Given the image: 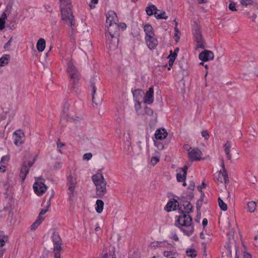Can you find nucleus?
<instances>
[{
  "label": "nucleus",
  "instance_id": "f257e3e1",
  "mask_svg": "<svg viewBox=\"0 0 258 258\" xmlns=\"http://www.w3.org/2000/svg\"><path fill=\"white\" fill-rule=\"evenodd\" d=\"M119 26L117 24L105 25V35L107 45L111 50H115L118 46Z\"/></svg>",
  "mask_w": 258,
  "mask_h": 258
},
{
  "label": "nucleus",
  "instance_id": "f03ea898",
  "mask_svg": "<svg viewBox=\"0 0 258 258\" xmlns=\"http://www.w3.org/2000/svg\"><path fill=\"white\" fill-rule=\"evenodd\" d=\"M175 224L179 227L186 235H190L194 232L192 219L187 214L183 213L179 216H176Z\"/></svg>",
  "mask_w": 258,
  "mask_h": 258
},
{
  "label": "nucleus",
  "instance_id": "7ed1b4c3",
  "mask_svg": "<svg viewBox=\"0 0 258 258\" xmlns=\"http://www.w3.org/2000/svg\"><path fill=\"white\" fill-rule=\"evenodd\" d=\"M92 180L96 188V193L99 196H103L106 192V181L100 172H98L92 176Z\"/></svg>",
  "mask_w": 258,
  "mask_h": 258
},
{
  "label": "nucleus",
  "instance_id": "20e7f679",
  "mask_svg": "<svg viewBox=\"0 0 258 258\" xmlns=\"http://www.w3.org/2000/svg\"><path fill=\"white\" fill-rule=\"evenodd\" d=\"M61 13V19L64 23L72 27L75 25L74 17L73 15L71 8L60 9Z\"/></svg>",
  "mask_w": 258,
  "mask_h": 258
},
{
  "label": "nucleus",
  "instance_id": "39448f33",
  "mask_svg": "<svg viewBox=\"0 0 258 258\" xmlns=\"http://www.w3.org/2000/svg\"><path fill=\"white\" fill-rule=\"evenodd\" d=\"M184 149L186 150L189 159L191 161L200 160L202 159V153L197 148H192L188 145L185 146Z\"/></svg>",
  "mask_w": 258,
  "mask_h": 258
},
{
  "label": "nucleus",
  "instance_id": "423d86ee",
  "mask_svg": "<svg viewBox=\"0 0 258 258\" xmlns=\"http://www.w3.org/2000/svg\"><path fill=\"white\" fill-rule=\"evenodd\" d=\"M52 240L53 243L54 258H60L61 240L60 236L57 234L54 233L52 236Z\"/></svg>",
  "mask_w": 258,
  "mask_h": 258
},
{
  "label": "nucleus",
  "instance_id": "0eeeda50",
  "mask_svg": "<svg viewBox=\"0 0 258 258\" xmlns=\"http://www.w3.org/2000/svg\"><path fill=\"white\" fill-rule=\"evenodd\" d=\"M67 72L70 78L73 79H78L79 77V73L73 61L69 60L67 62Z\"/></svg>",
  "mask_w": 258,
  "mask_h": 258
},
{
  "label": "nucleus",
  "instance_id": "6e6552de",
  "mask_svg": "<svg viewBox=\"0 0 258 258\" xmlns=\"http://www.w3.org/2000/svg\"><path fill=\"white\" fill-rule=\"evenodd\" d=\"M222 171L217 172L214 176L215 179L221 183H227L228 181V175L226 172L224 163L222 160L221 162Z\"/></svg>",
  "mask_w": 258,
  "mask_h": 258
},
{
  "label": "nucleus",
  "instance_id": "1a4fd4ad",
  "mask_svg": "<svg viewBox=\"0 0 258 258\" xmlns=\"http://www.w3.org/2000/svg\"><path fill=\"white\" fill-rule=\"evenodd\" d=\"M33 189L35 193L38 196H42L47 189L45 184L40 181H36L33 184Z\"/></svg>",
  "mask_w": 258,
  "mask_h": 258
},
{
  "label": "nucleus",
  "instance_id": "9d476101",
  "mask_svg": "<svg viewBox=\"0 0 258 258\" xmlns=\"http://www.w3.org/2000/svg\"><path fill=\"white\" fill-rule=\"evenodd\" d=\"M24 134L21 130H17L13 133V138L14 144L17 146H20L24 141Z\"/></svg>",
  "mask_w": 258,
  "mask_h": 258
},
{
  "label": "nucleus",
  "instance_id": "9b49d317",
  "mask_svg": "<svg viewBox=\"0 0 258 258\" xmlns=\"http://www.w3.org/2000/svg\"><path fill=\"white\" fill-rule=\"evenodd\" d=\"M144 96L143 102L144 103L149 105L152 104L154 100L153 87L149 88L146 93L145 94L144 93Z\"/></svg>",
  "mask_w": 258,
  "mask_h": 258
},
{
  "label": "nucleus",
  "instance_id": "f8f14e48",
  "mask_svg": "<svg viewBox=\"0 0 258 258\" xmlns=\"http://www.w3.org/2000/svg\"><path fill=\"white\" fill-rule=\"evenodd\" d=\"M145 39L147 45L150 49H154L158 45V41L155 35L145 37Z\"/></svg>",
  "mask_w": 258,
  "mask_h": 258
},
{
  "label": "nucleus",
  "instance_id": "ddd939ff",
  "mask_svg": "<svg viewBox=\"0 0 258 258\" xmlns=\"http://www.w3.org/2000/svg\"><path fill=\"white\" fill-rule=\"evenodd\" d=\"M77 184L76 178L72 176V175H70L68 178V182L67 185L68 187V189L71 194L70 197H74V192L75 191V188Z\"/></svg>",
  "mask_w": 258,
  "mask_h": 258
},
{
  "label": "nucleus",
  "instance_id": "4468645a",
  "mask_svg": "<svg viewBox=\"0 0 258 258\" xmlns=\"http://www.w3.org/2000/svg\"><path fill=\"white\" fill-rule=\"evenodd\" d=\"M117 18L116 13L112 11H109L106 14V20L105 25H112L113 24H117Z\"/></svg>",
  "mask_w": 258,
  "mask_h": 258
},
{
  "label": "nucleus",
  "instance_id": "2eb2a0df",
  "mask_svg": "<svg viewBox=\"0 0 258 258\" xmlns=\"http://www.w3.org/2000/svg\"><path fill=\"white\" fill-rule=\"evenodd\" d=\"M214 57V55L213 52L208 50H205L202 52L199 56V59L203 61H208L212 60Z\"/></svg>",
  "mask_w": 258,
  "mask_h": 258
},
{
  "label": "nucleus",
  "instance_id": "dca6fc26",
  "mask_svg": "<svg viewBox=\"0 0 258 258\" xmlns=\"http://www.w3.org/2000/svg\"><path fill=\"white\" fill-rule=\"evenodd\" d=\"M194 36L195 40L197 43V47L201 48L202 49L204 48L205 45L204 44L203 37L200 31L199 30H195V32H194Z\"/></svg>",
  "mask_w": 258,
  "mask_h": 258
},
{
  "label": "nucleus",
  "instance_id": "f3484780",
  "mask_svg": "<svg viewBox=\"0 0 258 258\" xmlns=\"http://www.w3.org/2000/svg\"><path fill=\"white\" fill-rule=\"evenodd\" d=\"M187 166H184L177 170L178 173L176 174V179L177 181L181 182L185 181L187 174Z\"/></svg>",
  "mask_w": 258,
  "mask_h": 258
},
{
  "label": "nucleus",
  "instance_id": "a211bd4d",
  "mask_svg": "<svg viewBox=\"0 0 258 258\" xmlns=\"http://www.w3.org/2000/svg\"><path fill=\"white\" fill-rule=\"evenodd\" d=\"M12 7V5H8L6 7L5 12L1 16V30L5 27V20L7 19V16L11 13Z\"/></svg>",
  "mask_w": 258,
  "mask_h": 258
},
{
  "label": "nucleus",
  "instance_id": "6ab92c4d",
  "mask_svg": "<svg viewBox=\"0 0 258 258\" xmlns=\"http://www.w3.org/2000/svg\"><path fill=\"white\" fill-rule=\"evenodd\" d=\"M224 150L228 160H230L232 158L231 153L236 152L234 148H232L231 144L230 142H227L224 146Z\"/></svg>",
  "mask_w": 258,
  "mask_h": 258
},
{
  "label": "nucleus",
  "instance_id": "aec40b11",
  "mask_svg": "<svg viewBox=\"0 0 258 258\" xmlns=\"http://www.w3.org/2000/svg\"><path fill=\"white\" fill-rule=\"evenodd\" d=\"M154 136L157 140H162L167 137V133L165 129L159 128L155 131Z\"/></svg>",
  "mask_w": 258,
  "mask_h": 258
},
{
  "label": "nucleus",
  "instance_id": "412c9836",
  "mask_svg": "<svg viewBox=\"0 0 258 258\" xmlns=\"http://www.w3.org/2000/svg\"><path fill=\"white\" fill-rule=\"evenodd\" d=\"M178 206V204L176 200H170L167 203L165 209L167 212L174 211L176 210V207Z\"/></svg>",
  "mask_w": 258,
  "mask_h": 258
},
{
  "label": "nucleus",
  "instance_id": "4be33fe9",
  "mask_svg": "<svg viewBox=\"0 0 258 258\" xmlns=\"http://www.w3.org/2000/svg\"><path fill=\"white\" fill-rule=\"evenodd\" d=\"M132 93L135 101H140L141 100H143L144 92L142 90L136 89L133 91Z\"/></svg>",
  "mask_w": 258,
  "mask_h": 258
},
{
  "label": "nucleus",
  "instance_id": "5701e85b",
  "mask_svg": "<svg viewBox=\"0 0 258 258\" xmlns=\"http://www.w3.org/2000/svg\"><path fill=\"white\" fill-rule=\"evenodd\" d=\"M10 160V156L5 155L1 158V172L7 171L8 163Z\"/></svg>",
  "mask_w": 258,
  "mask_h": 258
},
{
  "label": "nucleus",
  "instance_id": "b1692460",
  "mask_svg": "<svg viewBox=\"0 0 258 258\" xmlns=\"http://www.w3.org/2000/svg\"><path fill=\"white\" fill-rule=\"evenodd\" d=\"M144 30L146 34L145 37L155 35L152 26L149 24L144 25Z\"/></svg>",
  "mask_w": 258,
  "mask_h": 258
},
{
  "label": "nucleus",
  "instance_id": "393cba45",
  "mask_svg": "<svg viewBox=\"0 0 258 258\" xmlns=\"http://www.w3.org/2000/svg\"><path fill=\"white\" fill-rule=\"evenodd\" d=\"M192 206L188 202L185 201L180 206V209L185 213H189L191 211Z\"/></svg>",
  "mask_w": 258,
  "mask_h": 258
},
{
  "label": "nucleus",
  "instance_id": "a878e982",
  "mask_svg": "<svg viewBox=\"0 0 258 258\" xmlns=\"http://www.w3.org/2000/svg\"><path fill=\"white\" fill-rule=\"evenodd\" d=\"M29 171V167L26 165L24 164L20 171V177L22 181H24L26 177L27 174Z\"/></svg>",
  "mask_w": 258,
  "mask_h": 258
},
{
  "label": "nucleus",
  "instance_id": "bb28decb",
  "mask_svg": "<svg viewBox=\"0 0 258 258\" xmlns=\"http://www.w3.org/2000/svg\"><path fill=\"white\" fill-rule=\"evenodd\" d=\"M46 46V42L44 38H40L37 43L36 48L39 52H42L45 49Z\"/></svg>",
  "mask_w": 258,
  "mask_h": 258
},
{
  "label": "nucleus",
  "instance_id": "cd10ccee",
  "mask_svg": "<svg viewBox=\"0 0 258 258\" xmlns=\"http://www.w3.org/2000/svg\"><path fill=\"white\" fill-rule=\"evenodd\" d=\"M104 208V202L101 200H97L95 205V209L96 212L100 214L102 212Z\"/></svg>",
  "mask_w": 258,
  "mask_h": 258
},
{
  "label": "nucleus",
  "instance_id": "c85d7f7f",
  "mask_svg": "<svg viewBox=\"0 0 258 258\" xmlns=\"http://www.w3.org/2000/svg\"><path fill=\"white\" fill-rule=\"evenodd\" d=\"M186 255L190 258H195L197 256V251L192 246L188 247L186 250Z\"/></svg>",
  "mask_w": 258,
  "mask_h": 258
},
{
  "label": "nucleus",
  "instance_id": "c756f323",
  "mask_svg": "<svg viewBox=\"0 0 258 258\" xmlns=\"http://www.w3.org/2000/svg\"><path fill=\"white\" fill-rule=\"evenodd\" d=\"M44 219L43 217L38 216L35 221L31 226V230L33 231L35 230L44 220Z\"/></svg>",
  "mask_w": 258,
  "mask_h": 258
},
{
  "label": "nucleus",
  "instance_id": "7c9ffc66",
  "mask_svg": "<svg viewBox=\"0 0 258 258\" xmlns=\"http://www.w3.org/2000/svg\"><path fill=\"white\" fill-rule=\"evenodd\" d=\"M155 17L158 19H163L166 20L168 18L165 11L158 9L155 13Z\"/></svg>",
  "mask_w": 258,
  "mask_h": 258
},
{
  "label": "nucleus",
  "instance_id": "2f4dec72",
  "mask_svg": "<svg viewBox=\"0 0 258 258\" xmlns=\"http://www.w3.org/2000/svg\"><path fill=\"white\" fill-rule=\"evenodd\" d=\"M156 7L154 5H150L146 8V13L149 16H152L153 15H155V13L157 11Z\"/></svg>",
  "mask_w": 258,
  "mask_h": 258
},
{
  "label": "nucleus",
  "instance_id": "473e14b6",
  "mask_svg": "<svg viewBox=\"0 0 258 258\" xmlns=\"http://www.w3.org/2000/svg\"><path fill=\"white\" fill-rule=\"evenodd\" d=\"M256 203L253 201H250L247 204V211L249 213H253L256 210Z\"/></svg>",
  "mask_w": 258,
  "mask_h": 258
},
{
  "label": "nucleus",
  "instance_id": "72a5a7b5",
  "mask_svg": "<svg viewBox=\"0 0 258 258\" xmlns=\"http://www.w3.org/2000/svg\"><path fill=\"white\" fill-rule=\"evenodd\" d=\"M60 9L72 8L71 0H60Z\"/></svg>",
  "mask_w": 258,
  "mask_h": 258
},
{
  "label": "nucleus",
  "instance_id": "f704fd0d",
  "mask_svg": "<svg viewBox=\"0 0 258 258\" xmlns=\"http://www.w3.org/2000/svg\"><path fill=\"white\" fill-rule=\"evenodd\" d=\"M11 56L10 54H4L1 57V67L5 66L9 63Z\"/></svg>",
  "mask_w": 258,
  "mask_h": 258
},
{
  "label": "nucleus",
  "instance_id": "c9c22d12",
  "mask_svg": "<svg viewBox=\"0 0 258 258\" xmlns=\"http://www.w3.org/2000/svg\"><path fill=\"white\" fill-rule=\"evenodd\" d=\"M241 5L244 7L252 6L254 4L253 0H239Z\"/></svg>",
  "mask_w": 258,
  "mask_h": 258
},
{
  "label": "nucleus",
  "instance_id": "e433bc0d",
  "mask_svg": "<svg viewBox=\"0 0 258 258\" xmlns=\"http://www.w3.org/2000/svg\"><path fill=\"white\" fill-rule=\"evenodd\" d=\"M13 40V37H11L8 40V41L5 43L4 45V49H5V51H8L10 50V48L12 45V41Z\"/></svg>",
  "mask_w": 258,
  "mask_h": 258
},
{
  "label": "nucleus",
  "instance_id": "4c0bfd02",
  "mask_svg": "<svg viewBox=\"0 0 258 258\" xmlns=\"http://www.w3.org/2000/svg\"><path fill=\"white\" fill-rule=\"evenodd\" d=\"M4 114L1 116V119H5L8 117H9L11 115V110L8 109H3Z\"/></svg>",
  "mask_w": 258,
  "mask_h": 258
},
{
  "label": "nucleus",
  "instance_id": "58836bf2",
  "mask_svg": "<svg viewBox=\"0 0 258 258\" xmlns=\"http://www.w3.org/2000/svg\"><path fill=\"white\" fill-rule=\"evenodd\" d=\"M170 54L168 56V58L169 59V65L170 66H171L173 64V62L175 61V59L177 56L175 55V54H174L173 53H172V50H170Z\"/></svg>",
  "mask_w": 258,
  "mask_h": 258
},
{
  "label": "nucleus",
  "instance_id": "ea45409f",
  "mask_svg": "<svg viewBox=\"0 0 258 258\" xmlns=\"http://www.w3.org/2000/svg\"><path fill=\"white\" fill-rule=\"evenodd\" d=\"M219 205L221 209L224 211H226L227 210V205L220 198L218 199Z\"/></svg>",
  "mask_w": 258,
  "mask_h": 258
},
{
  "label": "nucleus",
  "instance_id": "a19ab883",
  "mask_svg": "<svg viewBox=\"0 0 258 258\" xmlns=\"http://www.w3.org/2000/svg\"><path fill=\"white\" fill-rule=\"evenodd\" d=\"M50 206V199L48 200V201L47 202V205L45 209H43L40 212L39 216L42 217V216L45 214L48 211V209Z\"/></svg>",
  "mask_w": 258,
  "mask_h": 258
},
{
  "label": "nucleus",
  "instance_id": "79ce46f5",
  "mask_svg": "<svg viewBox=\"0 0 258 258\" xmlns=\"http://www.w3.org/2000/svg\"><path fill=\"white\" fill-rule=\"evenodd\" d=\"M236 3L232 1H230V3L229 4L228 8L230 10L232 11L236 12L237 11L236 9Z\"/></svg>",
  "mask_w": 258,
  "mask_h": 258
},
{
  "label": "nucleus",
  "instance_id": "37998d69",
  "mask_svg": "<svg viewBox=\"0 0 258 258\" xmlns=\"http://www.w3.org/2000/svg\"><path fill=\"white\" fill-rule=\"evenodd\" d=\"M56 145L57 151L60 153H62L61 149L64 147L65 144L63 142H60L59 140H58L56 143Z\"/></svg>",
  "mask_w": 258,
  "mask_h": 258
},
{
  "label": "nucleus",
  "instance_id": "c03bdc74",
  "mask_svg": "<svg viewBox=\"0 0 258 258\" xmlns=\"http://www.w3.org/2000/svg\"><path fill=\"white\" fill-rule=\"evenodd\" d=\"M174 31H175V33H174V38L176 42H177L180 38V32L176 26H175V27L174 28Z\"/></svg>",
  "mask_w": 258,
  "mask_h": 258
},
{
  "label": "nucleus",
  "instance_id": "a18cd8bd",
  "mask_svg": "<svg viewBox=\"0 0 258 258\" xmlns=\"http://www.w3.org/2000/svg\"><path fill=\"white\" fill-rule=\"evenodd\" d=\"M9 237L7 235H3L1 237V247L9 242Z\"/></svg>",
  "mask_w": 258,
  "mask_h": 258
},
{
  "label": "nucleus",
  "instance_id": "49530a36",
  "mask_svg": "<svg viewBox=\"0 0 258 258\" xmlns=\"http://www.w3.org/2000/svg\"><path fill=\"white\" fill-rule=\"evenodd\" d=\"M91 87L92 88V101L95 103V94L96 91V87H95L94 83H91Z\"/></svg>",
  "mask_w": 258,
  "mask_h": 258
},
{
  "label": "nucleus",
  "instance_id": "de8ad7c7",
  "mask_svg": "<svg viewBox=\"0 0 258 258\" xmlns=\"http://www.w3.org/2000/svg\"><path fill=\"white\" fill-rule=\"evenodd\" d=\"M154 145L160 150L164 149V146L162 143L158 141H154Z\"/></svg>",
  "mask_w": 258,
  "mask_h": 258
},
{
  "label": "nucleus",
  "instance_id": "09e8293b",
  "mask_svg": "<svg viewBox=\"0 0 258 258\" xmlns=\"http://www.w3.org/2000/svg\"><path fill=\"white\" fill-rule=\"evenodd\" d=\"M92 154L91 153H85L83 156V159L86 161H89L92 158Z\"/></svg>",
  "mask_w": 258,
  "mask_h": 258
},
{
  "label": "nucleus",
  "instance_id": "8fccbe9b",
  "mask_svg": "<svg viewBox=\"0 0 258 258\" xmlns=\"http://www.w3.org/2000/svg\"><path fill=\"white\" fill-rule=\"evenodd\" d=\"M159 161V156L152 157L151 159V163L153 166H155Z\"/></svg>",
  "mask_w": 258,
  "mask_h": 258
},
{
  "label": "nucleus",
  "instance_id": "3c124183",
  "mask_svg": "<svg viewBox=\"0 0 258 258\" xmlns=\"http://www.w3.org/2000/svg\"><path fill=\"white\" fill-rule=\"evenodd\" d=\"M141 107V103L140 101H135V108L138 113H140V110Z\"/></svg>",
  "mask_w": 258,
  "mask_h": 258
},
{
  "label": "nucleus",
  "instance_id": "603ef678",
  "mask_svg": "<svg viewBox=\"0 0 258 258\" xmlns=\"http://www.w3.org/2000/svg\"><path fill=\"white\" fill-rule=\"evenodd\" d=\"M202 136L205 140H208L209 138V135L207 130H204L201 132Z\"/></svg>",
  "mask_w": 258,
  "mask_h": 258
},
{
  "label": "nucleus",
  "instance_id": "864d4df0",
  "mask_svg": "<svg viewBox=\"0 0 258 258\" xmlns=\"http://www.w3.org/2000/svg\"><path fill=\"white\" fill-rule=\"evenodd\" d=\"M61 166H62V163L60 161H57L54 163V164L53 165V168L55 169H58L60 168Z\"/></svg>",
  "mask_w": 258,
  "mask_h": 258
},
{
  "label": "nucleus",
  "instance_id": "5fc2aeb1",
  "mask_svg": "<svg viewBox=\"0 0 258 258\" xmlns=\"http://www.w3.org/2000/svg\"><path fill=\"white\" fill-rule=\"evenodd\" d=\"M101 258H116L114 255L108 254L107 253H105L102 254Z\"/></svg>",
  "mask_w": 258,
  "mask_h": 258
},
{
  "label": "nucleus",
  "instance_id": "6e6d98bb",
  "mask_svg": "<svg viewBox=\"0 0 258 258\" xmlns=\"http://www.w3.org/2000/svg\"><path fill=\"white\" fill-rule=\"evenodd\" d=\"M187 188L190 190H194L195 188V183L194 181H190Z\"/></svg>",
  "mask_w": 258,
  "mask_h": 258
},
{
  "label": "nucleus",
  "instance_id": "4d7b16f0",
  "mask_svg": "<svg viewBox=\"0 0 258 258\" xmlns=\"http://www.w3.org/2000/svg\"><path fill=\"white\" fill-rule=\"evenodd\" d=\"M145 112L146 113H147V114H149V115H151L153 114V111H152V109H151L150 108H148V107H146L145 108Z\"/></svg>",
  "mask_w": 258,
  "mask_h": 258
},
{
  "label": "nucleus",
  "instance_id": "13d9d810",
  "mask_svg": "<svg viewBox=\"0 0 258 258\" xmlns=\"http://www.w3.org/2000/svg\"><path fill=\"white\" fill-rule=\"evenodd\" d=\"M225 247H226L227 249L228 250V252H229V254L231 255V245H230L229 244H227L225 246Z\"/></svg>",
  "mask_w": 258,
  "mask_h": 258
},
{
  "label": "nucleus",
  "instance_id": "bf43d9fd",
  "mask_svg": "<svg viewBox=\"0 0 258 258\" xmlns=\"http://www.w3.org/2000/svg\"><path fill=\"white\" fill-rule=\"evenodd\" d=\"M172 238L174 239L175 241H178V237L177 234H174L172 236Z\"/></svg>",
  "mask_w": 258,
  "mask_h": 258
},
{
  "label": "nucleus",
  "instance_id": "052dcab7",
  "mask_svg": "<svg viewBox=\"0 0 258 258\" xmlns=\"http://www.w3.org/2000/svg\"><path fill=\"white\" fill-rule=\"evenodd\" d=\"M208 224V220L206 219H204L202 221L203 226H206Z\"/></svg>",
  "mask_w": 258,
  "mask_h": 258
},
{
  "label": "nucleus",
  "instance_id": "680f3d73",
  "mask_svg": "<svg viewBox=\"0 0 258 258\" xmlns=\"http://www.w3.org/2000/svg\"><path fill=\"white\" fill-rule=\"evenodd\" d=\"M179 50V48L177 47V48H176L174 49V52H173V53L174 54H175V55H176V56H177V53H178V52Z\"/></svg>",
  "mask_w": 258,
  "mask_h": 258
},
{
  "label": "nucleus",
  "instance_id": "e2e57ef3",
  "mask_svg": "<svg viewBox=\"0 0 258 258\" xmlns=\"http://www.w3.org/2000/svg\"><path fill=\"white\" fill-rule=\"evenodd\" d=\"M244 258H251L250 254L248 253H244Z\"/></svg>",
  "mask_w": 258,
  "mask_h": 258
},
{
  "label": "nucleus",
  "instance_id": "0e129e2a",
  "mask_svg": "<svg viewBox=\"0 0 258 258\" xmlns=\"http://www.w3.org/2000/svg\"><path fill=\"white\" fill-rule=\"evenodd\" d=\"M199 4H204L207 2L208 0H198Z\"/></svg>",
  "mask_w": 258,
  "mask_h": 258
},
{
  "label": "nucleus",
  "instance_id": "69168bd1",
  "mask_svg": "<svg viewBox=\"0 0 258 258\" xmlns=\"http://www.w3.org/2000/svg\"><path fill=\"white\" fill-rule=\"evenodd\" d=\"M33 164V162H28V165H26L29 167V169L32 166Z\"/></svg>",
  "mask_w": 258,
  "mask_h": 258
},
{
  "label": "nucleus",
  "instance_id": "338daca9",
  "mask_svg": "<svg viewBox=\"0 0 258 258\" xmlns=\"http://www.w3.org/2000/svg\"><path fill=\"white\" fill-rule=\"evenodd\" d=\"M170 254V252L169 251H165L164 252V255L165 256H168Z\"/></svg>",
  "mask_w": 258,
  "mask_h": 258
},
{
  "label": "nucleus",
  "instance_id": "774afa93",
  "mask_svg": "<svg viewBox=\"0 0 258 258\" xmlns=\"http://www.w3.org/2000/svg\"><path fill=\"white\" fill-rule=\"evenodd\" d=\"M200 237L202 239H205V237L204 236V233L203 232H201V234H200Z\"/></svg>",
  "mask_w": 258,
  "mask_h": 258
}]
</instances>
